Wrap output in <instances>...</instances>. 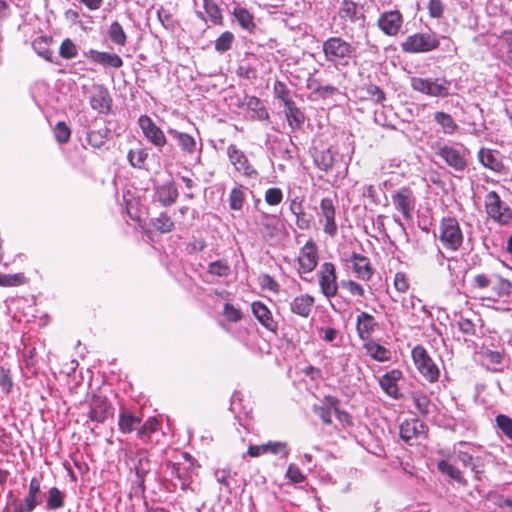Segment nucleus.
Wrapping results in <instances>:
<instances>
[{
	"mask_svg": "<svg viewBox=\"0 0 512 512\" xmlns=\"http://www.w3.org/2000/svg\"><path fill=\"white\" fill-rule=\"evenodd\" d=\"M158 200L164 204L169 205L176 201L178 192L173 184L162 185L157 189Z\"/></svg>",
	"mask_w": 512,
	"mask_h": 512,
	"instance_id": "nucleus-38",
	"label": "nucleus"
},
{
	"mask_svg": "<svg viewBox=\"0 0 512 512\" xmlns=\"http://www.w3.org/2000/svg\"><path fill=\"white\" fill-rule=\"evenodd\" d=\"M341 287L345 289L350 295L358 296L360 298L365 297V289L364 287L353 280H342Z\"/></svg>",
	"mask_w": 512,
	"mask_h": 512,
	"instance_id": "nucleus-56",
	"label": "nucleus"
},
{
	"mask_svg": "<svg viewBox=\"0 0 512 512\" xmlns=\"http://www.w3.org/2000/svg\"><path fill=\"white\" fill-rule=\"evenodd\" d=\"M233 41V33L225 31L215 40V50L217 52L224 53L231 48Z\"/></svg>",
	"mask_w": 512,
	"mask_h": 512,
	"instance_id": "nucleus-50",
	"label": "nucleus"
},
{
	"mask_svg": "<svg viewBox=\"0 0 512 512\" xmlns=\"http://www.w3.org/2000/svg\"><path fill=\"white\" fill-rule=\"evenodd\" d=\"M332 410L333 408L327 403H325V405H314L312 407L314 414H316L326 425L332 424Z\"/></svg>",
	"mask_w": 512,
	"mask_h": 512,
	"instance_id": "nucleus-55",
	"label": "nucleus"
},
{
	"mask_svg": "<svg viewBox=\"0 0 512 512\" xmlns=\"http://www.w3.org/2000/svg\"><path fill=\"white\" fill-rule=\"evenodd\" d=\"M204 10L213 24H220L222 14L219 6L213 0H204Z\"/></svg>",
	"mask_w": 512,
	"mask_h": 512,
	"instance_id": "nucleus-49",
	"label": "nucleus"
},
{
	"mask_svg": "<svg viewBox=\"0 0 512 512\" xmlns=\"http://www.w3.org/2000/svg\"><path fill=\"white\" fill-rule=\"evenodd\" d=\"M226 155L234 170L249 179H256L258 171L248 160L245 152L235 144H229L226 148Z\"/></svg>",
	"mask_w": 512,
	"mask_h": 512,
	"instance_id": "nucleus-5",
	"label": "nucleus"
},
{
	"mask_svg": "<svg viewBox=\"0 0 512 512\" xmlns=\"http://www.w3.org/2000/svg\"><path fill=\"white\" fill-rule=\"evenodd\" d=\"M471 471L474 474V478L477 481L482 480V475L485 472V462L484 459L480 456H475L474 460L472 461L471 465L469 466Z\"/></svg>",
	"mask_w": 512,
	"mask_h": 512,
	"instance_id": "nucleus-62",
	"label": "nucleus"
},
{
	"mask_svg": "<svg viewBox=\"0 0 512 512\" xmlns=\"http://www.w3.org/2000/svg\"><path fill=\"white\" fill-rule=\"evenodd\" d=\"M139 126L148 139L155 147L161 149L166 144L167 140L164 132L156 126L152 119L147 115H142L138 119Z\"/></svg>",
	"mask_w": 512,
	"mask_h": 512,
	"instance_id": "nucleus-17",
	"label": "nucleus"
},
{
	"mask_svg": "<svg viewBox=\"0 0 512 512\" xmlns=\"http://www.w3.org/2000/svg\"><path fill=\"white\" fill-rule=\"evenodd\" d=\"M404 375L400 369H392L379 378V386L382 391L393 399H400L402 393L399 388V381L403 380Z\"/></svg>",
	"mask_w": 512,
	"mask_h": 512,
	"instance_id": "nucleus-18",
	"label": "nucleus"
},
{
	"mask_svg": "<svg viewBox=\"0 0 512 512\" xmlns=\"http://www.w3.org/2000/svg\"><path fill=\"white\" fill-rule=\"evenodd\" d=\"M168 133L177 139L179 146L184 152L192 154L196 151V140L193 136L175 129H169Z\"/></svg>",
	"mask_w": 512,
	"mask_h": 512,
	"instance_id": "nucleus-34",
	"label": "nucleus"
},
{
	"mask_svg": "<svg viewBox=\"0 0 512 512\" xmlns=\"http://www.w3.org/2000/svg\"><path fill=\"white\" fill-rule=\"evenodd\" d=\"M258 283L262 289L277 294L280 290L278 282L269 274H262L258 278Z\"/></svg>",
	"mask_w": 512,
	"mask_h": 512,
	"instance_id": "nucleus-57",
	"label": "nucleus"
},
{
	"mask_svg": "<svg viewBox=\"0 0 512 512\" xmlns=\"http://www.w3.org/2000/svg\"><path fill=\"white\" fill-rule=\"evenodd\" d=\"M495 423L502 434L512 441V418L505 414H498L495 417Z\"/></svg>",
	"mask_w": 512,
	"mask_h": 512,
	"instance_id": "nucleus-46",
	"label": "nucleus"
},
{
	"mask_svg": "<svg viewBox=\"0 0 512 512\" xmlns=\"http://www.w3.org/2000/svg\"><path fill=\"white\" fill-rule=\"evenodd\" d=\"M84 56L92 63L102 65L105 68L118 69L122 67V58L115 53L102 52L95 49H89L84 52Z\"/></svg>",
	"mask_w": 512,
	"mask_h": 512,
	"instance_id": "nucleus-20",
	"label": "nucleus"
},
{
	"mask_svg": "<svg viewBox=\"0 0 512 512\" xmlns=\"http://www.w3.org/2000/svg\"><path fill=\"white\" fill-rule=\"evenodd\" d=\"M500 45L507 48V59L512 63V31H504L499 38Z\"/></svg>",
	"mask_w": 512,
	"mask_h": 512,
	"instance_id": "nucleus-64",
	"label": "nucleus"
},
{
	"mask_svg": "<svg viewBox=\"0 0 512 512\" xmlns=\"http://www.w3.org/2000/svg\"><path fill=\"white\" fill-rule=\"evenodd\" d=\"M437 155L456 171H463L467 166L466 153L462 148L444 145L439 148Z\"/></svg>",
	"mask_w": 512,
	"mask_h": 512,
	"instance_id": "nucleus-14",
	"label": "nucleus"
},
{
	"mask_svg": "<svg viewBox=\"0 0 512 512\" xmlns=\"http://www.w3.org/2000/svg\"><path fill=\"white\" fill-rule=\"evenodd\" d=\"M141 421L140 417L124 408L119 413L118 428L123 434L131 433Z\"/></svg>",
	"mask_w": 512,
	"mask_h": 512,
	"instance_id": "nucleus-29",
	"label": "nucleus"
},
{
	"mask_svg": "<svg viewBox=\"0 0 512 512\" xmlns=\"http://www.w3.org/2000/svg\"><path fill=\"white\" fill-rule=\"evenodd\" d=\"M440 241L446 249L457 250L463 241L460 226H441Z\"/></svg>",
	"mask_w": 512,
	"mask_h": 512,
	"instance_id": "nucleus-24",
	"label": "nucleus"
},
{
	"mask_svg": "<svg viewBox=\"0 0 512 512\" xmlns=\"http://www.w3.org/2000/svg\"><path fill=\"white\" fill-rule=\"evenodd\" d=\"M89 103L93 110L99 113H107L111 108V98L108 90L102 85L96 86L89 98Z\"/></svg>",
	"mask_w": 512,
	"mask_h": 512,
	"instance_id": "nucleus-26",
	"label": "nucleus"
},
{
	"mask_svg": "<svg viewBox=\"0 0 512 512\" xmlns=\"http://www.w3.org/2000/svg\"><path fill=\"white\" fill-rule=\"evenodd\" d=\"M88 401L90 408L88 417L91 421L103 423L113 415V407L106 396L92 394Z\"/></svg>",
	"mask_w": 512,
	"mask_h": 512,
	"instance_id": "nucleus-10",
	"label": "nucleus"
},
{
	"mask_svg": "<svg viewBox=\"0 0 512 512\" xmlns=\"http://www.w3.org/2000/svg\"><path fill=\"white\" fill-rule=\"evenodd\" d=\"M336 269L333 263L325 262L320 271L319 285L321 292L327 297L336 296L338 286L336 282Z\"/></svg>",
	"mask_w": 512,
	"mask_h": 512,
	"instance_id": "nucleus-16",
	"label": "nucleus"
},
{
	"mask_svg": "<svg viewBox=\"0 0 512 512\" xmlns=\"http://www.w3.org/2000/svg\"><path fill=\"white\" fill-rule=\"evenodd\" d=\"M208 273L218 277H225L230 274V266L226 261L217 260L209 264Z\"/></svg>",
	"mask_w": 512,
	"mask_h": 512,
	"instance_id": "nucleus-53",
	"label": "nucleus"
},
{
	"mask_svg": "<svg viewBox=\"0 0 512 512\" xmlns=\"http://www.w3.org/2000/svg\"><path fill=\"white\" fill-rule=\"evenodd\" d=\"M0 386L5 393H9L13 387L10 370L4 367L0 368Z\"/></svg>",
	"mask_w": 512,
	"mask_h": 512,
	"instance_id": "nucleus-63",
	"label": "nucleus"
},
{
	"mask_svg": "<svg viewBox=\"0 0 512 512\" xmlns=\"http://www.w3.org/2000/svg\"><path fill=\"white\" fill-rule=\"evenodd\" d=\"M78 49L75 43L67 38L62 41L59 48V55L64 59H73L77 56Z\"/></svg>",
	"mask_w": 512,
	"mask_h": 512,
	"instance_id": "nucleus-51",
	"label": "nucleus"
},
{
	"mask_svg": "<svg viewBox=\"0 0 512 512\" xmlns=\"http://www.w3.org/2000/svg\"><path fill=\"white\" fill-rule=\"evenodd\" d=\"M434 121L441 127L442 132L444 134L451 135L458 128V125L455 122V120L453 119V117L450 114L445 113V112H441V111L436 112L434 114Z\"/></svg>",
	"mask_w": 512,
	"mask_h": 512,
	"instance_id": "nucleus-35",
	"label": "nucleus"
},
{
	"mask_svg": "<svg viewBox=\"0 0 512 512\" xmlns=\"http://www.w3.org/2000/svg\"><path fill=\"white\" fill-rule=\"evenodd\" d=\"M338 14L342 20L350 23H355L363 18L361 8L351 0H343L341 2Z\"/></svg>",
	"mask_w": 512,
	"mask_h": 512,
	"instance_id": "nucleus-27",
	"label": "nucleus"
},
{
	"mask_svg": "<svg viewBox=\"0 0 512 512\" xmlns=\"http://www.w3.org/2000/svg\"><path fill=\"white\" fill-rule=\"evenodd\" d=\"M323 402L330 405L335 412L336 418L343 425V427L352 426L353 420L352 416L346 411L340 410V400L332 395H326L323 398Z\"/></svg>",
	"mask_w": 512,
	"mask_h": 512,
	"instance_id": "nucleus-32",
	"label": "nucleus"
},
{
	"mask_svg": "<svg viewBox=\"0 0 512 512\" xmlns=\"http://www.w3.org/2000/svg\"><path fill=\"white\" fill-rule=\"evenodd\" d=\"M411 357L418 372L429 383H435L438 381L440 370L424 346L416 345L413 347Z\"/></svg>",
	"mask_w": 512,
	"mask_h": 512,
	"instance_id": "nucleus-2",
	"label": "nucleus"
},
{
	"mask_svg": "<svg viewBox=\"0 0 512 512\" xmlns=\"http://www.w3.org/2000/svg\"><path fill=\"white\" fill-rule=\"evenodd\" d=\"M413 403L415 409L420 415H427L429 412L430 399L423 393H416L413 395Z\"/></svg>",
	"mask_w": 512,
	"mask_h": 512,
	"instance_id": "nucleus-54",
	"label": "nucleus"
},
{
	"mask_svg": "<svg viewBox=\"0 0 512 512\" xmlns=\"http://www.w3.org/2000/svg\"><path fill=\"white\" fill-rule=\"evenodd\" d=\"M232 13L243 29L252 31L255 28L253 15L246 8L236 6Z\"/></svg>",
	"mask_w": 512,
	"mask_h": 512,
	"instance_id": "nucleus-36",
	"label": "nucleus"
},
{
	"mask_svg": "<svg viewBox=\"0 0 512 512\" xmlns=\"http://www.w3.org/2000/svg\"><path fill=\"white\" fill-rule=\"evenodd\" d=\"M410 85L413 90L432 97H446L449 95L450 82L445 79L411 77Z\"/></svg>",
	"mask_w": 512,
	"mask_h": 512,
	"instance_id": "nucleus-4",
	"label": "nucleus"
},
{
	"mask_svg": "<svg viewBox=\"0 0 512 512\" xmlns=\"http://www.w3.org/2000/svg\"><path fill=\"white\" fill-rule=\"evenodd\" d=\"M223 315L229 322H238L242 319V312L230 303H225L223 308Z\"/></svg>",
	"mask_w": 512,
	"mask_h": 512,
	"instance_id": "nucleus-61",
	"label": "nucleus"
},
{
	"mask_svg": "<svg viewBox=\"0 0 512 512\" xmlns=\"http://www.w3.org/2000/svg\"><path fill=\"white\" fill-rule=\"evenodd\" d=\"M334 158L329 149L316 152L314 155V163L315 165L327 172L329 171L333 166Z\"/></svg>",
	"mask_w": 512,
	"mask_h": 512,
	"instance_id": "nucleus-41",
	"label": "nucleus"
},
{
	"mask_svg": "<svg viewBox=\"0 0 512 512\" xmlns=\"http://www.w3.org/2000/svg\"><path fill=\"white\" fill-rule=\"evenodd\" d=\"M321 220H325V224H335V208L330 198H324L320 203V211L318 213Z\"/></svg>",
	"mask_w": 512,
	"mask_h": 512,
	"instance_id": "nucleus-40",
	"label": "nucleus"
},
{
	"mask_svg": "<svg viewBox=\"0 0 512 512\" xmlns=\"http://www.w3.org/2000/svg\"><path fill=\"white\" fill-rule=\"evenodd\" d=\"M356 333L363 340L372 339L373 333L379 328V324L373 315L361 311L356 317Z\"/></svg>",
	"mask_w": 512,
	"mask_h": 512,
	"instance_id": "nucleus-21",
	"label": "nucleus"
},
{
	"mask_svg": "<svg viewBox=\"0 0 512 512\" xmlns=\"http://www.w3.org/2000/svg\"><path fill=\"white\" fill-rule=\"evenodd\" d=\"M393 285L399 293H406L410 288L408 276L403 272H397L394 276Z\"/></svg>",
	"mask_w": 512,
	"mask_h": 512,
	"instance_id": "nucleus-59",
	"label": "nucleus"
},
{
	"mask_svg": "<svg viewBox=\"0 0 512 512\" xmlns=\"http://www.w3.org/2000/svg\"><path fill=\"white\" fill-rule=\"evenodd\" d=\"M403 26V15L399 10H388L380 13L377 27L386 36L395 37Z\"/></svg>",
	"mask_w": 512,
	"mask_h": 512,
	"instance_id": "nucleus-9",
	"label": "nucleus"
},
{
	"mask_svg": "<svg viewBox=\"0 0 512 512\" xmlns=\"http://www.w3.org/2000/svg\"><path fill=\"white\" fill-rule=\"evenodd\" d=\"M245 199L244 188L242 186L234 187L229 195V205L233 210H240Z\"/></svg>",
	"mask_w": 512,
	"mask_h": 512,
	"instance_id": "nucleus-47",
	"label": "nucleus"
},
{
	"mask_svg": "<svg viewBox=\"0 0 512 512\" xmlns=\"http://www.w3.org/2000/svg\"><path fill=\"white\" fill-rule=\"evenodd\" d=\"M166 467L170 472L172 479L177 480L180 488L185 490L189 487L192 482L193 463L191 457L187 454H183V461L166 463Z\"/></svg>",
	"mask_w": 512,
	"mask_h": 512,
	"instance_id": "nucleus-6",
	"label": "nucleus"
},
{
	"mask_svg": "<svg viewBox=\"0 0 512 512\" xmlns=\"http://www.w3.org/2000/svg\"><path fill=\"white\" fill-rule=\"evenodd\" d=\"M325 60L334 67H346L356 57V48L341 37L333 36L322 44Z\"/></svg>",
	"mask_w": 512,
	"mask_h": 512,
	"instance_id": "nucleus-1",
	"label": "nucleus"
},
{
	"mask_svg": "<svg viewBox=\"0 0 512 512\" xmlns=\"http://www.w3.org/2000/svg\"><path fill=\"white\" fill-rule=\"evenodd\" d=\"M28 278L24 273L2 274L0 273V286L2 287H18L26 284Z\"/></svg>",
	"mask_w": 512,
	"mask_h": 512,
	"instance_id": "nucleus-39",
	"label": "nucleus"
},
{
	"mask_svg": "<svg viewBox=\"0 0 512 512\" xmlns=\"http://www.w3.org/2000/svg\"><path fill=\"white\" fill-rule=\"evenodd\" d=\"M415 202L416 197L409 187H402L392 194L393 206L402 214L405 221L410 220L415 208Z\"/></svg>",
	"mask_w": 512,
	"mask_h": 512,
	"instance_id": "nucleus-11",
	"label": "nucleus"
},
{
	"mask_svg": "<svg viewBox=\"0 0 512 512\" xmlns=\"http://www.w3.org/2000/svg\"><path fill=\"white\" fill-rule=\"evenodd\" d=\"M284 113L289 126L295 130L298 129L304 123V114L296 106L295 102H288L284 106Z\"/></svg>",
	"mask_w": 512,
	"mask_h": 512,
	"instance_id": "nucleus-33",
	"label": "nucleus"
},
{
	"mask_svg": "<svg viewBox=\"0 0 512 512\" xmlns=\"http://www.w3.org/2000/svg\"><path fill=\"white\" fill-rule=\"evenodd\" d=\"M264 197L267 204L275 206L281 203L283 193L280 188L272 187L266 190Z\"/></svg>",
	"mask_w": 512,
	"mask_h": 512,
	"instance_id": "nucleus-60",
	"label": "nucleus"
},
{
	"mask_svg": "<svg viewBox=\"0 0 512 512\" xmlns=\"http://www.w3.org/2000/svg\"><path fill=\"white\" fill-rule=\"evenodd\" d=\"M274 93L275 96L283 103L284 106H286L288 102H294L290 96V91L283 82H275Z\"/></svg>",
	"mask_w": 512,
	"mask_h": 512,
	"instance_id": "nucleus-58",
	"label": "nucleus"
},
{
	"mask_svg": "<svg viewBox=\"0 0 512 512\" xmlns=\"http://www.w3.org/2000/svg\"><path fill=\"white\" fill-rule=\"evenodd\" d=\"M507 272H511V269L504 262L497 261L495 263L491 277L495 280L493 290L498 297L509 295L511 292L512 284L507 276Z\"/></svg>",
	"mask_w": 512,
	"mask_h": 512,
	"instance_id": "nucleus-15",
	"label": "nucleus"
},
{
	"mask_svg": "<svg viewBox=\"0 0 512 512\" xmlns=\"http://www.w3.org/2000/svg\"><path fill=\"white\" fill-rule=\"evenodd\" d=\"M348 261L352 263V269L357 278L363 281H369L372 278L374 269L369 258L353 253Z\"/></svg>",
	"mask_w": 512,
	"mask_h": 512,
	"instance_id": "nucleus-23",
	"label": "nucleus"
},
{
	"mask_svg": "<svg viewBox=\"0 0 512 512\" xmlns=\"http://www.w3.org/2000/svg\"><path fill=\"white\" fill-rule=\"evenodd\" d=\"M437 468L442 474L447 475L449 478L457 482L459 485L463 487L468 485V481L464 477L463 473L448 461H438Z\"/></svg>",
	"mask_w": 512,
	"mask_h": 512,
	"instance_id": "nucleus-31",
	"label": "nucleus"
},
{
	"mask_svg": "<svg viewBox=\"0 0 512 512\" xmlns=\"http://www.w3.org/2000/svg\"><path fill=\"white\" fill-rule=\"evenodd\" d=\"M363 348L365 349L367 355H369L375 361L387 362L391 359L390 350L372 339L366 340Z\"/></svg>",
	"mask_w": 512,
	"mask_h": 512,
	"instance_id": "nucleus-28",
	"label": "nucleus"
},
{
	"mask_svg": "<svg viewBox=\"0 0 512 512\" xmlns=\"http://www.w3.org/2000/svg\"><path fill=\"white\" fill-rule=\"evenodd\" d=\"M160 422L156 417H149L137 430L138 437L145 443L150 441L151 435L159 428Z\"/></svg>",
	"mask_w": 512,
	"mask_h": 512,
	"instance_id": "nucleus-37",
	"label": "nucleus"
},
{
	"mask_svg": "<svg viewBox=\"0 0 512 512\" xmlns=\"http://www.w3.org/2000/svg\"><path fill=\"white\" fill-rule=\"evenodd\" d=\"M124 456L126 465L131 471L135 472L139 483L143 484L151 467L147 452L144 450L133 451L131 449H125Z\"/></svg>",
	"mask_w": 512,
	"mask_h": 512,
	"instance_id": "nucleus-7",
	"label": "nucleus"
},
{
	"mask_svg": "<svg viewBox=\"0 0 512 512\" xmlns=\"http://www.w3.org/2000/svg\"><path fill=\"white\" fill-rule=\"evenodd\" d=\"M64 505V494L57 487H51L48 491L46 507L49 510H57Z\"/></svg>",
	"mask_w": 512,
	"mask_h": 512,
	"instance_id": "nucleus-42",
	"label": "nucleus"
},
{
	"mask_svg": "<svg viewBox=\"0 0 512 512\" xmlns=\"http://www.w3.org/2000/svg\"><path fill=\"white\" fill-rule=\"evenodd\" d=\"M485 206L487 214L494 221L499 222V224H507L509 219L511 218V210L506 207L499 196L491 191L485 197Z\"/></svg>",
	"mask_w": 512,
	"mask_h": 512,
	"instance_id": "nucleus-12",
	"label": "nucleus"
},
{
	"mask_svg": "<svg viewBox=\"0 0 512 512\" xmlns=\"http://www.w3.org/2000/svg\"><path fill=\"white\" fill-rule=\"evenodd\" d=\"M439 46L437 35L433 32H420L409 35L401 44L407 53H426Z\"/></svg>",
	"mask_w": 512,
	"mask_h": 512,
	"instance_id": "nucleus-3",
	"label": "nucleus"
},
{
	"mask_svg": "<svg viewBox=\"0 0 512 512\" xmlns=\"http://www.w3.org/2000/svg\"><path fill=\"white\" fill-rule=\"evenodd\" d=\"M147 157H148V153L146 152L145 149H142V148L130 150L127 155V158L129 160L130 164L133 167H137V168L144 167Z\"/></svg>",
	"mask_w": 512,
	"mask_h": 512,
	"instance_id": "nucleus-48",
	"label": "nucleus"
},
{
	"mask_svg": "<svg viewBox=\"0 0 512 512\" xmlns=\"http://www.w3.org/2000/svg\"><path fill=\"white\" fill-rule=\"evenodd\" d=\"M34 51L43 59L52 61L53 52L49 48V41L47 37H38L32 43Z\"/></svg>",
	"mask_w": 512,
	"mask_h": 512,
	"instance_id": "nucleus-44",
	"label": "nucleus"
},
{
	"mask_svg": "<svg viewBox=\"0 0 512 512\" xmlns=\"http://www.w3.org/2000/svg\"><path fill=\"white\" fill-rule=\"evenodd\" d=\"M266 454L270 453L286 459L289 455L288 443L285 441H269L265 443Z\"/></svg>",
	"mask_w": 512,
	"mask_h": 512,
	"instance_id": "nucleus-43",
	"label": "nucleus"
},
{
	"mask_svg": "<svg viewBox=\"0 0 512 512\" xmlns=\"http://www.w3.org/2000/svg\"><path fill=\"white\" fill-rule=\"evenodd\" d=\"M315 298L310 294L296 296L290 303V310L302 318H308L314 308Z\"/></svg>",
	"mask_w": 512,
	"mask_h": 512,
	"instance_id": "nucleus-25",
	"label": "nucleus"
},
{
	"mask_svg": "<svg viewBox=\"0 0 512 512\" xmlns=\"http://www.w3.org/2000/svg\"><path fill=\"white\" fill-rule=\"evenodd\" d=\"M71 136V129L65 122L60 121L54 127V137L60 144H65L69 141Z\"/></svg>",
	"mask_w": 512,
	"mask_h": 512,
	"instance_id": "nucleus-52",
	"label": "nucleus"
},
{
	"mask_svg": "<svg viewBox=\"0 0 512 512\" xmlns=\"http://www.w3.org/2000/svg\"><path fill=\"white\" fill-rule=\"evenodd\" d=\"M478 160L484 167L493 171H500L502 168V162L497 151L481 148L478 152Z\"/></svg>",
	"mask_w": 512,
	"mask_h": 512,
	"instance_id": "nucleus-30",
	"label": "nucleus"
},
{
	"mask_svg": "<svg viewBox=\"0 0 512 512\" xmlns=\"http://www.w3.org/2000/svg\"><path fill=\"white\" fill-rule=\"evenodd\" d=\"M108 35H109L110 40L114 44L119 45V46L125 45L127 37H126V34L124 32L122 25L119 22L114 21L111 23L109 30H108Z\"/></svg>",
	"mask_w": 512,
	"mask_h": 512,
	"instance_id": "nucleus-45",
	"label": "nucleus"
},
{
	"mask_svg": "<svg viewBox=\"0 0 512 512\" xmlns=\"http://www.w3.org/2000/svg\"><path fill=\"white\" fill-rule=\"evenodd\" d=\"M41 502V481L37 477H33L23 500L13 502L12 512H32Z\"/></svg>",
	"mask_w": 512,
	"mask_h": 512,
	"instance_id": "nucleus-8",
	"label": "nucleus"
},
{
	"mask_svg": "<svg viewBox=\"0 0 512 512\" xmlns=\"http://www.w3.org/2000/svg\"><path fill=\"white\" fill-rule=\"evenodd\" d=\"M428 434V426L417 418L406 419L400 425V437L409 445H413V441Z\"/></svg>",
	"mask_w": 512,
	"mask_h": 512,
	"instance_id": "nucleus-13",
	"label": "nucleus"
},
{
	"mask_svg": "<svg viewBox=\"0 0 512 512\" xmlns=\"http://www.w3.org/2000/svg\"><path fill=\"white\" fill-rule=\"evenodd\" d=\"M252 313L259 323L271 332H276L278 323L274 319L270 309L261 301H254L252 303Z\"/></svg>",
	"mask_w": 512,
	"mask_h": 512,
	"instance_id": "nucleus-22",
	"label": "nucleus"
},
{
	"mask_svg": "<svg viewBox=\"0 0 512 512\" xmlns=\"http://www.w3.org/2000/svg\"><path fill=\"white\" fill-rule=\"evenodd\" d=\"M318 263V252L315 243L308 240L301 248L298 256L299 272L310 273Z\"/></svg>",
	"mask_w": 512,
	"mask_h": 512,
	"instance_id": "nucleus-19",
	"label": "nucleus"
}]
</instances>
